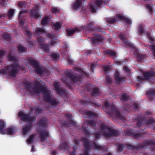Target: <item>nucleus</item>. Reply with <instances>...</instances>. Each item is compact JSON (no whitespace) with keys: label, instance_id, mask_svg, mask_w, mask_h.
Segmentation results:
<instances>
[{"label":"nucleus","instance_id":"nucleus-27","mask_svg":"<svg viewBox=\"0 0 155 155\" xmlns=\"http://www.w3.org/2000/svg\"><path fill=\"white\" fill-rule=\"evenodd\" d=\"M144 118L142 117L137 116L136 119L137 125L139 127H141L144 120Z\"/></svg>","mask_w":155,"mask_h":155},{"label":"nucleus","instance_id":"nucleus-5","mask_svg":"<svg viewBox=\"0 0 155 155\" xmlns=\"http://www.w3.org/2000/svg\"><path fill=\"white\" fill-rule=\"evenodd\" d=\"M104 106L106 108L107 110L105 112L110 116L113 117L115 116L117 118L120 120L124 119V117L114 106L113 105L110 106L109 103L107 102H105Z\"/></svg>","mask_w":155,"mask_h":155},{"label":"nucleus","instance_id":"nucleus-6","mask_svg":"<svg viewBox=\"0 0 155 155\" xmlns=\"http://www.w3.org/2000/svg\"><path fill=\"white\" fill-rule=\"evenodd\" d=\"M151 145L155 147V141L152 139L146 141L144 143L139 144L137 146H133L130 144H127V146L130 147V149L133 150H138L140 148H143L145 146H149Z\"/></svg>","mask_w":155,"mask_h":155},{"label":"nucleus","instance_id":"nucleus-36","mask_svg":"<svg viewBox=\"0 0 155 155\" xmlns=\"http://www.w3.org/2000/svg\"><path fill=\"white\" fill-rule=\"evenodd\" d=\"M105 54L110 55L112 56H115L116 55V54L114 51H113L111 50H107L105 51Z\"/></svg>","mask_w":155,"mask_h":155},{"label":"nucleus","instance_id":"nucleus-18","mask_svg":"<svg viewBox=\"0 0 155 155\" xmlns=\"http://www.w3.org/2000/svg\"><path fill=\"white\" fill-rule=\"evenodd\" d=\"M146 94L148 96L149 100L152 101L153 97H155V89L150 88L146 92Z\"/></svg>","mask_w":155,"mask_h":155},{"label":"nucleus","instance_id":"nucleus-63","mask_svg":"<svg viewBox=\"0 0 155 155\" xmlns=\"http://www.w3.org/2000/svg\"><path fill=\"white\" fill-rule=\"evenodd\" d=\"M114 17L116 19V18L117 17L118 18L120 19H122L123 20L125 17L123 16L120 14H117L115 16H114Z\"/></svg>","mask_w":155,"mask_h":155},{"label":"nucleus","instance_id":"nucleus-43","mask_svg":"<svg viewBox=\"0 0 155 155\" xmlns=\"http://www.w3.org/2000/svg\"><path fill=\"white\" fill-rule=\"evenodd\" d=\"M14 15V10L13 9H10L9 10L8 12V18H12Z\"/></svg>","mask_w":155,"mask_h":155},{"label":"nucleus","instance_id":"nucleus-34","mask_svg":"<svg viewBox=\"0 0 155 155\" xmlns=\"http://www.w3.org/2000/svg\"><path fill=\"white\" fill-rule=\"evenodd\" d=\"M90 11L92 13H95L96 12L97 7L94 5L89 4L87 6Z\"/></svg>","mask_w":155,"mask_h":155},{"label":"nucleus","instance_id":"nucleus-55","mask_svg":"<svg viewBox=\"0 0 155 155\" xmlns=\"http://www.w3.org/2000/svg\"><path fill=\"white\" fill-rule=\"evenodd\" d=\"M54 27L55 30H58L61 28V25L58 22H56L54 25Z\"/></svg>","mask_w":155,"mask_h":155},{"label":"nucleus","instance_id":"nucleus-8","mask_svg":"<svg viewBox=\"0 0 155 155\" xmlns=\"http://www.w3.org/2000/svg\"><path fill=\"white\" fill-rule=\"evenodd\" d=\"M65 74L67 77L70 78L72 81L74 83L80 81L82 78V76L81 75H74L68 71H65Z\"/></svg>","mask_w":155,"mask_h":155},{"label":"nucleus","instance_id":"nucleus-25","mask_svg":"<svg viewBox=\"0 0 155 155\" xmlns=\"http://www.w3.org/2000/svg\"><path fill=\"white\" fill-rule=\"evenodd\" d=\"M35 69L36 72L39 74H43L45 71V68L42 67H40V65L38 66Z\"/></svg>","mask_w":155,"mask_h":155},{"label":"nucleus","instance_id":"nucleus-42","mask_svg":"<svg viewBox=\"0 0 155 155\" xmlns=\"http://www.w3.org/2000/svg\"><path fill=\"white\" fill-rule=\"evenodd\" d=\"M93 143V147L94 149L100 150H103L105 149V147L104 146L98 145L94 142Z\"/></svg>","mask_w":155,"mask_h":155},{"label":"nucleus","instance_id":"nucleus-31","mask_svg":"<svg viewBox=\"0 0 155 155\" xmlns=\"http://www.w3.org/2000/svg\"><path fill=\"white\" fill-rule=\"evenodd\" d=\"M6 125L3 120L0 119V134H2L4 132V129L6 127Z\"/></svg>","mask_w":155,"mask_h":155},{"label":"nucleus","instance_id":"nucleus-3","mask_svg":"<svg viewBox=\"0 0 155 155\" xmlns=\"http://www.w3.org/2000/svg\"><path fill=\"white\" fill-rule=\"evenodd\" d=\"M18 116L19 117L21 118V120L30 122L29 124V125L26 126L23 128V134L25 135L28 130L31 129L32 125L31 122H35L36 120V118L34 117H31L29 114H25L22 111L18 113Z\"/></svg>","mask_w":155,"mask_h":155},{"label":"nucleus","instance_id":"nucleus-23","mask_svg":"<svg viewBox=\"0 0 155 155\" xmlns=\"http://www.w3.org/2000/svg\"><path fill=\"white\" fill-rule=\"evenodd\" d=\"M64 115L66 118H67L68 119V122L69 124H71L74 125H75V122L71 118L72 114L71 113H66L64 114Z\"/></svg>","mask_w":155,"mask_h":155},{"label":"nucleus","instance_id":"nucleus-19","mask_svg":"<svg viewBox=\"0 0 155 155\" xmlns=\"http://www.w3.org/2000/svg\"><path fill=\"white\" fill-rule=\"evenodd\" d=\"M95 24V22L91 20L88 21L87 24L86 26L84 27V28L85 29L90 31H94V27L93 28H91Z\"/></svg>","mask_w":155,"mask_h":155},{"label":"nucleus","instance_id":"nucleus-50","mask_svg":"<svg viewBox=\"0 0 155 155\" xmlns=\"http://www.w3.org/2000/svg\"><path fill=\"white\" fill-rule=\"evenodd\" d=\"M120 99L122 101H127L128 100L129 97L126 94H124L121 96Z\"/></svg>","mask_w":155,"mask_h":155},{"label":"nucleus","instance_id":"nucleus-17","mask_svg":"<svg viewBox=\"0 0 155 155\" xmlns=\"http://www.w3.org/2000/svg\"><path fill=\"white\" fill-rule=\"evenodd\" d=\"M38 7L37 6L31 10L30 14L31 17L33 18H35L36 19L39 18L40 15L38 12Z\"/></svg>","mask_w":155,"mask_h":155},{"label":"nucleus","instance_id":"nucleus-30","mask_svg":"<svg viewBox=\"0 0 155 155\" xmlns=\"http://www.w3.org/2000/svg\"><path fill=\"white\" fill-rule=\"evenodd\" d=\"M61 81L64 84L66 87H70V81L66 77H63L61 79Z\"/></svg>","mask_w":155,"mask_h":155},{"label":"nucleus","instance_id":"nucleus-58","mask_svg":"<svg viewBox=\"0 0 155 155\" xmlns=\"http://www.w3.org/2000/svg\"><path fill=\"white\" fill-rule=\"evenodd\" d=\"M35 137L34 135H31L30 136L29 138L27 140V142L29 143H31V142L33 141V138Z\"/></svg>","mask_w":155,"mask_h":155},{"label":"nucleus","instance_id":"nucleus-21","mask_svg":"<svg viewBox=\"0 0 155 155\" xmlns=\"http://www.w3.org/2000/svg\"><path fill=\"white\" fill-rule=\"evenodd\" d=\"M82 3V0H76L75 2L72 4V9L74 10H77L81 6Z\"/></svg>","mask_w":155,"mask_h":155},{"label":"nucleus","instance_id":"nucleus-41","mask_svg":"<svg viewBox=\"0 0 155 155\" xmlns=\"http://www.w3.org/2000/svg\"><path fill=\"white\" fill-rule=\"evenodd\" d=\"M50 103L53 106H56L58 104V103L56 98H51L49 101Z\"/></svg>","mask_w":155,"mask_h":155},{"label":"nucleus","instance_id":"nucleus-45","mask_svg":"<svg viewBox=\"0 0 155 155\" xmlns=\"http://www.w3.org/2000/svg\"><path fill=\"white\" fill-rule=\"evenodd\" d=\"M155 122V121L153 119V118H151L146 120L145 121V124L146 125H150L154 123Z\"/></svg>","mask_w":155,"mask_h":155},{"label":"nucleus","instance_id":"nucleus-33","mask_svg":"<svg viewBox=\"0 0 155 155\" xmlns=\"http://www.w3.org/2000/svg\"><path fill=\"white\" fill-rule=\"evenodd\" d=\"M60 148L61 149H69L68 141H66L63 143H61L60 145Z\"/></svg>","mask_w":155,"mask_h":155},{"label":"nucleus","instance_id":"nucleus-24","mask_svg":"<svg viewBox=\"0 0 155 155\" xmlns=\"http://www.w3.org/2000/svg\"><path fill=\"white\" fill-rule=\"evenodd\" d=\"M84 113L86 115L88 116L87 117V118L95 117L97 116V113L90 111H85Z\"/></svg>","mask_w":155,"mask_h":155},{"label":"nucleus","instance_id":"nucleus-1","mask_svg":"<svg viewBox=\"0 0 155 155\" xmlns=\"http://www.w3.org/2000/svg\"><path fill=\"white\" fill-rule=\"evenodd\" d=\"M24 85L25 90L29 92L31 95L41 93L42 91L43 88L46 87L38 82L32 84L30 82L26 81L24 82Z\"/></svg>","mask_w":155,"mask_h":155},{"label":"nucleus","instance_id":"nucleus-46","mask_svg":"<svg viewBox=\"0 0 155 155\" xmlns=\"http://www.w3.org/2000/svg\"><path fill=\"white\" fill-rule=\"evenodd\" d=\"M24 34L28 39H30L32 36V33L29 30H26L24 31Z\"/></svg>","mask_w":155,"mask_h":155},{"label":"nucleus","instance_id":"nucleus-47","mask_svg":"<svg viewBox=\"0 0 155 155\" xmlns=\"http://www.w3.org/2000/svg\"><path fill=\"white\" fill-rule=\"evenodd\" d=\"M3 38L7 41L10 40L11 38V36L9 34L6 33H4L2 35Z\"/></svg>","mask_w":155,"mask_h":155},{"label":"nucleus","instance_id":"nucleus-44","mask_svg":"<svg viewBox=\"0 0 155 155\" xmlns=\"http://www.w3.org/2000/svg\"><path fill=\"white\" fill-rule=\"evenodd\" d=\"M48 17L47 16L44 17L42 19L41 24L42 25H45L47 24L48 21Z\"/></svg>","mask_w":155,"mask_h":155},{"label":"nucleus","instance_id":"nucleus-64","mask_svg":"<svg viewBox=\"0 0 155 155\" xmlns=\"http://www.w3.org/2000/svg\"><path fill=\"white\" fill-rule=\"evenodd\" d=\"M150 47L152 50V53L153 55L155 57V45H152L150 46Z\"/></svg>","mask_w":155,"mask_h":155},{"label":"nucleus","instance_id":"nucleus-59","mask_svg":"<svg viewBox=\"0 0 155 155\" xmlns=\"http://www.w3.org/2000/svg\"><path fill=\"white\" fill-rule=\"evenodd\" d=\"M82 129L86 135L88 136L90 135V132L88 130L84 127L82 128Z\"/></svg>","mask_w":155,"mask_h":155},{"label":"nucleus","instance_id":"nucleus-54","mask_svg":"<svg viewBox=\"0 0 155 155\" xmlns=\"http://www.w3.org/2000/svg\"><path fill=\"white\" fill-rule=\"evenodd\" d=\"M94 134L96 139L100 138L101 137V134L100 131L94 133Z\"/></svg>","mask_w":155,"mask_h":155},{"label":"nucleus","instance_id":"nucleus-2","mask_svg":"<svg viewBox=\"0 0 155 155\" xmlns=\"http://www.w3.org/2000/svg\"><path fill=\"white\" fill-rule=\"evenodd\" d=\"M20 70L19 64L13 62L12 64L5 66L4 69H1L0 72L1 74H6L9 76L15 77Z\"/></svg>","mask_w":155,"mask_h":155},{"label":"nucleus","instance_id":"nucleus-53","mask_svg":"<svg viewBox=\"0 0 155 155\" xmlns=\"http://www.w3.org/2000/svg\"><path fill=\"white\" fill-rule=\"evenodd\" d=\"M124 145L123 144H119L117 148V150L119 151H122L124 149Z\"/></svg>","mask_w":155,"mask_h":155},{"label":"nucleus","instance_id":"nucleus-51","mask_svg":"<svg viewBox=\"0 0 155 155\" xmlns=\"http://www.w3.org/2000/svg\"><path fill=\"white\" fill-rule=\"evenodd\" d=\"M45 38H44L41 37H38V41L40 46L44 43L43 42Z\"/></svg>","mask_w":155,"mask_h":155},{"label":"nucleus","instance_id":"nucleus-9","mask_svg":"<svg viewBox=\"0 0 155 155\" xmlns=\"http://www.w3.org/2000/svg\"><path fill=\"white\" fill-rule=\"evenodd\" d=\"M125 134L127 136H130L135 138H137L142 137V134L137 131H134L133 129L125 130L124 131Z\"/></svg>","mask_w":155,"mask_h":155},{"label":"nucleus","instance_id":"nucleus-20","mask_svg":"<svg viewBox=\"0 0 155 155\" xmlns=\"http://www.w3.org/2000/svg\"><path fill=\"white\" fill-rule=\"evenodd\" d=\"M80 29L78 28H75L73 29H68L66 30V34L68 36H71L74 34L76 32H79Z\"/></svg>","mask_w":155,"mask_h":155},{"label":"nucleus","instance_id":"nucleus-29","mask_svg":"<svg viewBox=\"0 0 155 155\" xmlns=\"http://www.w3.org/2000/svg\"><path fill=\"white\" fill-rule=\"evenodd\" d=\"M49 45L44 43L40 46L41 48L43 49L45 52H48L49 51Z\"/></svg>","mask_w":155,"mask_h":155},{"label":"nucleus","instance_id":"nucleus-4","mask_svg":"<svg viewBox=\"0 0 155 155\" xmlns=\"http://www.w3.org/2000/svg\"><path fill=\"white\" fill-rule=\"evenodd\" d=\"M100 129L104 131L103 135L106 137L117 136L119 134V131L108 127L104 123L100 124Z\"/></svg>","mask_w":155,"mask_h":155},{"label":"nucleus","instance_id":"nucleus-37","mask_svg":"<svg viewBox=\"0 0 155 155\" xmlns=\"http://www.w3.org/2000/svg\"><path fill=\"white\" fill-rule=\"evenodd\" d=\"M146 55L145 54H141L139 53H137L136 56V57L138 61L140 62L143 60L146 57Z\"/></svg>","mask_w":155,"mask_h":155},{"label":"nucleus","instance_id":"nucleus-49","mask_svg":"<svg viewBox=\"0 0 155 155\" xmlns=\"http://www.w3.org/2000/svg\"><path fill=\"white\" fill-rule=\"evenodd\" d=\"M87 124L88 125L93 127L95 126L96 124V121L91 120H89L87 121Z\"/></svg>","mask_w":155,"mask_h":155},{"label":"nucleus","instance_id":"nucleus-22","mask_svg":"<svg viewBox=\"0 0 155 155\" xmlns=\"http://www.w3.org/2000/svg\"><path fill=\"white\" fill-rule=\"evenodd\" d=\"M114 78L115 80L119 83L121 81L125 80V78L124 77H120L118 71L117 70L114 74Z\"/></svg>","mask_w":155,"mask_h":155},{"label":"nucleus","instance_id":"nucleus-35","mask_svg":"<svg viewBox=\"0 0 155 155\" xmlns=\"http://www.w3.org/2000/svg\"><path fill=\"white\" fill-rule=\"evenodd\" d=\"M107 22L110 24H114L116 23V19L115 18H108L106 19Z\"/></svg>","mask_w":155,"mask_h":155},{"label":"nucleus","instance_id":"nucleus-14","mask_svg":"<svg viewBox=\"0 0 155 155\" xmlns=\"http://www.w3.org/2000/svg\"><path fill=\"white\" fill-rule=\"evenodd\" d=\"M4 132L2 134H7L8 135H13L16 133V130L15 127H11L6 129L4 131Z\"/></svg>","mask_w":155,"mask_h":155},{"label":"nucleus","instance_id":"nucleus-26","mask_svg":"<svg viewBox=\"0 0 155 155\" xmlns=\"http://www.w3.org/2000/svg\"><path fill=\"white\" fill-rule=\"evenodd\" d=\"M81 141L84 143V147L86 149H89L90 147L89 145L88 140L84 137L82 138L81 139Z\"/></svg>","mask_w":155,"mask_h":155},{"label":"nucleus","instance_id":"nucleus-12","mask_svg":"<svg viewBox=\"0 0 155 155\" xmlns=\"http://www.w3.org/2000/svg\"><path fill=\"white\" fill-rule=\"evenodd\" d=\"M37 131L39 133L40 138L41 142H43L47 139L48 136V133L47 131H41L40 129H38Z\"/></svg>","mask_w":155,"mask_h":155},{"label":"nucleus","instance_id":"nucleus-52","mask_svg":"<svg viewBox=\"0 0 155 155\" xmlns=\"http://www.w3.org/2000/svg\"><path fill=\"white\" fill-rule=\"evenodd\" d=\"M137 78L138 79V81L140 83H142V81H144L145 80H147L146 79V78L144 76H137Z\"/></svg>","mask_w":155,"mask_h":155},{"label":"nucleus","instance_id":"nucleus-61","mask_svg":"<svg viewBox=\"0 0 155 155\" xmlns=\"http://www.w3.org/2000/svg\"><path fill=\"white\" fill-rule=\"evenodd\" d=\"M106 80L108 83L110 84L112 83V79L109 76H107L106 77Z\"/></svg>","mask_w":155,"mask_h":155},{"label":"nucleus","instance_id":"nucleus-57","mask_svg":"<svg viewBox=\"0 0 155 155\" xmlns=\"http://www.w3.org/2000/svg\"><path fill=\"white\" fill-rule=\"evenodd\" d=\"M103 3V0H97L95 2L96 5L98 7L101 6Z\"/></svg>","mask_w":155,"mask_h":155},{"label":"nucleus","instance_id":"nucleus-60","mask_svg":"<svg viewBox=\"0 0 155 155\" xmlns=\"http://www.w3.org/2000/svg\"><path fill=\"white\" fill-rule=\"evenodd\" d=\"M138 31L140 35H141L143 33V28L142 25H140L139 26L138 29Z\"/></svg>","mask_w":155,"mask_h":155},{"label":"nucleus","instance_id":"nucleus-16","mask_svg":"<svg viewBox=\"0 0 155 155\" xmlns=\"http://www.w3.org/2000/svg\"><path fill=\"white\" fill-rule=\"evenodd\" d=\"M28 61L30 63L34 68H35L38 66L40 65V62L35 58L32 57L29 58Z\"/></svg>","mask_w":155,"mask_h":155},{"label":"nucleus","instance_id":"nucleus-48","mask_svg":"<svg viewBox=\"0 0 155 155\" xmlns=\"http://www.w3.org/2000/svg\"><path fill=\"white\" fill-rule=\"evenodd\" d=\"M51 11L52 14H56L59 13L60 11V9L59 8L55 7H52L51 8Z\"/></svg>","mask_w":155,"mask_h":155},{"label":"nucleus","instance_id":"nucleus-7","mask_svg":"<svg viewBox=\"0 0 155 155\" xmlns=\"http://www.w3.org/2000/svg\"><path fill=\"white\" fill-rule=\"evenodd\" d=\"M53 86L54 90L58 94L64 97H66L68 94V92L66 90L61 88L57 82L55 83L54 84Z\"/></svg>","mask_w":155,"mask_h":155},{"label":"nucleus","instance_id":"nucleus-32","mask_svg":"<svg viewBox=\"0 0 155 155\" xmlns=\"http://www.w3.org/2000/svg\"><path fill=\"white\" fill-rule=\"evenodd\" d=\"M8 61H16V58L15 55L14 54L10 52L7 56Z\"/></svg>","mask_w":155,"mask_h":155},{"label":"nucleus","instance_id":"nucleus-15","mask_svg":"<svg viewBox=\"0 0 155 155\" xmlns=\"http://www.w3.org/2000/svg\"><path fill=\"white\" fill-rule=\"evenodd\" d=\"M42 90V92L43 94L44 100L47 102L49 101L51 97L50 96V93L46 87L43 88Z\"/></svg>","mask_w":155,"mask_h":155},{"label":"nucleus","instance_id":"nucleus-40","mask_svg":"<svg viewBox=\"0 0 155 155\" xmlns=\"http://www.w3.org/2000/svg\"><path fill=\"white\" fill-rule=\"evenodd\" d=\"M45 32V30L44 29L41 28H36L35 31V33L37 35L41 34Z\"/></svg>","mask_w":155,"mask_h":155},{"label":"nucleus","instance_id":"nucleus-62","mask_svg":"<svg viewBox=\"0 0 155 155\" xmlns=\"http://www.w3.org/2000/svg\"><path fill=\"white\" fill-rule=\"evenodd\" d=\"M43 112V110L40 108L38 107L36 109L35 113L37 114L41 113Z\"/></svg>","mask_w":155,"mask_h":155},{"label":"nucleus","instance_id":"nucleus-38","mask_svg":"<svg viewBox=\"0 0 155 155\" xmlns=\"http://www.w3.org/2000/svg\"><path fill=\"white\" fill-rule=\"evenodd\" d=\"M17 48L19 52H24L27 51V48L25 47H24L22 45H18Z\"/></svg>","mask_w":155,"mask_h":155},{"label":"nucleus","instance_id":"nucleus-39","mask_svg":"<svg viewBox=\"0 0 155 155\" xmlns=\"http://www.w3.org/2000/svg\"><path fill=\"white\" fill-rule=\"evenodd\" d=\"M100 94L99 89L98 88L95 87L93 89L92 95L93 96L96 97L99 95Z\"/></svg>","mask_w":155,"mask_h":155},{"label":"nucleus","instance_id":"nucleus-11","mask_svg":"<svg viewBox=\"0 0 155 155\" xmlns=\"http://www.w3.org/2000/svg\"><path fill=\"white\" fill-rule=\"evenodd\" d=\"M36 125L38 129L46 128L47 124L45 118H43L40 119L39 121L37 123Z\"/></svg>","mask_w":155,"mask_h":155},{"label":"nucleus","instance_id":"nucleus-10","mask_svg":"<svg viewBox=\"0 0 155 155\" xmlns=\"http://www.w3.org/2000/svg\"><path fill=\"white\" fill-rule=\"evenodd\" d=\"M94 37L91 38V40L93 44H98L102 41V37L100 35L94 33Z\"/></svg>","mask_w":155,"mask_h":155},{"label":"nucleus","instance_id":"nucleus-13","mask_svg":"<svg viewBox=\"0 0 155 155\" xmlns=\"http://www.w3.org/2000/svg\"><path fill=\"white\" fill-rule=\"evenodd\" d=\"M119 37L126 46L128 47L134 48V45L128 40L127 38H126L124 34L120 35Z\"/></svg>","mask_w":155,"mask_h":155},{"label":"nucleus","instance_id":"nucleus-56","mask_svg":"<svg viewBox=\"0 0 155 155\" xmlns=\"http://www.w3.org/2000/svg\"><path fill=\"white\" fill-rule=\"evenodd\" d=\"M61 124L62 126H66L67 127H68V125L69 124H68L67 122L65 120H61Z\"/></svg>","mask_w":155,"mask_h":155},{"label":"nucleus","instance_id":"nucleus-28","mask_svg":"<svg viewBox=\"0 0 155 155\" xmlns=\"http://www.w3.org/2000/svg\"><path fill=\"white\" fill-rule=\"evenodd\" d=\"M50 57L52 60L58 61L60 55L57 52H53L51 54Z\"/></svg>","mask_w":155,"mask_h":155}]
</instances>
